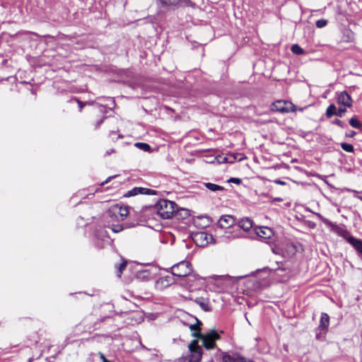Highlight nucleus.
Segmentation results:
<instances>
[{"mask_svg":"<svg viewBox=\"0 0 362 362\" xmlns=\"http://www.w3.org/2000/svg\"><path fill=\"white\" fill-rule=\"evenodd\" d=\"M192 336L202 339L203 346L206 349H214L216 346V341L220 339V335L215 330H211L206 334L193 332Z\"/></svg>","mask_w":362,"mask_h":362,"instance_id":"1","label":"nucleus"},{"mask_svg":"<svg viewBox=\"0 0 362 362\" xmlns=\"http://www.w3.org/2000/svg\"><path fill=\"white\" fill-rule=\"evenodd\" d=\"M175 204L171 201L163 199L156 204L158 216L164 219L170 218L175 211Z\"/></svg>","mask_w":362,"mask_h":362,"instance_id":"2","label":"nucleus"},{"mask_svg":"<svg viewBox=\"0 0 362 362\" xmlns=\"http://www.w3.org/2000/svg\"><path fill=\"white\" fill-rule=\"evenodd\" d=\"M271 110L281 113H288L296 112L297 107L290 101L276 100L272 104Z\"/></svg>","mask_w":362,"mask_h":362,"instance_id":"3","label":"nucleus"},{"mask_svg":"<svg viewBox=\"0 0 362 362\" xmlns=\"http://www.w3.org/2000/svg\"><path fill=\"white\" fill-rule=\"evenodd\" d=\"M192 271L191 264L187 261H182L171 267L172 274L179 277L186 276Z\"/></svg>","mask_w":362,"mask_h":362,"instance_id":"4","label":"nucleus"},{"mask_svg":"<svg viewBox=\"0 0 362 362\" xmlns=\"http://www.w3.org/2000/svg\"><path fill=\"white\" fill-rule=\"evenodd\" d=\"M190 351L188 362H200L202 356V351L200 346L198 344V340H192L188 346Z\"/></svg>","mask_w":362,"mask_h":362,"instance_id":"5","label":"nucleus"},{"mask_svg":"<svg viewBox=\"0 0 362 362\" xmlns=\"http://www.w3.org/2000/svg\"><path fill=\"white\" fill-rule=\"evenodd\" d=\"M108 214L115 216L117 221H123L129 214V208L115 204L109 209Z\"/></svg>","mask_w":362,"mask_h":362,"instance_id":"6","label":"nucleus"},{"mask_svg":"<svg viewBox=\"0 0 362 362\" xmlns=\"http://www.w3.org/2000/svg\"><path fill=\"white\" fill-rule=\"evenodd\" d=\"M139 194H155V192L153 190H151L150 189L144 188V187H134L132 189L128 191L125 197H132L135 196Z\"/></svg>","mask_w":362,"mask_h":362,"instance_id":"7","label":"nucleus"},{"mask_svg":"<svg viewBox=\"0 0 362 362\" xmlns=\"http://www.w3.org/2000/svg\"><path fill=\"white\" fill-rule=\"evenodd\" d=\"M256 234L264 239H269L274 235V232L269 227H259L256 229Z\"/></svg>","mask_w":362,"mask_h":362,"instance_id":"8","label":"nucleus"},{"mask_svg":"<svg viewBox=\"0 0 362 362\" xmlns=\"http://www.w3.org/2000/svg\"><path fill=\"white\" fill-rule=\"evenodd\" d=\"M338 103L343 105L346 107H351L352 105V100L350 95L345 91L341 92L339 94L337 98Z\"/></svg>","mask_w":362,"mask_h":362,"instance_id":"9","label":"nucleus"},{"mask_svg":"<svg viewBox=\"0 0 362 362\" xmlns=\"http://www.w3.org/2000/svg\"><path fill=\"white\" fill-rule=\"evenodd\" d=\"M235 220L231 216H223L218 220V225L222 228H230L234 224Z\"/></svg>","mask_w":362,"mask_h":362,"instance_id":"10","label":"nucleus"},{"mask_svg":"<svg viewBox=\"0 0 362 362\" xmlns=\"http://www.w3.org/2000/svg\"><path fill=\"white\" fill-rule=\"evenodd\" d=\"M329 325V316L327 313H322L319 329L322 331H326Z\"/></svg>","mask_w":362,"mask_h":362,"instance_id":"11","label":"nucleus"},{"mask_svg":"<svg viewBox=\"0 0 362 362\" xmlns=\"http://www.w3.org/2000/svg\"><path fill=\"white\" fill-rule=\"evenodd\" d=\"M252 221L248 218H243L239 221L238 226L245 231H248L252 228Z\"/></svg>","mask_w":362,"mask_h":362,"instance_id":"12","label":"nucleus"},{"mask_svg":"<svg viewBox=\"0 0 362 362\" xmlns=\"http://www.w3.org/2000/svg\"><path fill=\"white\" fill-rule=\"evenodd\" d=\"M195 303L198 304L204 310L209 311L211 310L209 300L203 298H197L194 300Z\"/></svg>","mask_w":362,"mask_h":362,"instance_id":"13","label":"nucleus"},{"mask_svg":"<svg viewBox=\"0 0 362 362\" xmlns=\"http://www.w3.org/2000/svg\"><path fill=\"white\" fill-rule=\"evenodd\" d=\"M206 187L212 191V192H216V191H218V190H223V187H221V186H219L218 185H216V184H214V183H211V182H206V183H204Z\"/></svg>","mask_w":362,"mask_h":362,"instance_id":"14","label":"nucleus"},{"mask_svg":"<svg viewBox=\"0 0 362 362\" xmlns=\"http://www.w3.org/2000/svg\"><path fill=\"white\" fill-rule=\"evenodd\" d=\"M337 107L334 105H330L326 111V115L327 117H331L333 115H337Z\"/></svg>","mask_w":362,"mask_h":362,"instance_id":"15","label":"nucleus"},{"mask_svg":"<svg viewBox=\"0 0 362 362\" xmlns=\"http://www.w3.org/2000/svg\"><path fill=\"white\" fill-rule=\"evenodd\" d=\"M127 262L126 260H122V262L116 267L117 268V275L118 277H121L122 272L127 267Z\"/></svg>","mask_w":362,"mask_h":362,"instance_id":"16","label":"nucleus"},{"mask_svg":"<svg viewBox=\"0 0 362 362\" xmlns=\"http://www.w3.org/2000/svg\"><path fill=\"white\" fill-rule=\"evenodd\" d=\"M230 158H233V159L228 161L230 163H232L234 160H239L240 161V160H242L243 159V157L242 156L241 154L237 153V154H230V155H229L228 158H224V160L226 162H228V160L230 159Z\"/></svg>","mask_w":362,"mask_h":362,"instance_id":"17","label":"nucleus"},{"mask_svg":"<svg viewBox=\"0 0 362 362\" xmlns=\"http://www.w3.org/2000/svg\"><path fill=\"white\" fill-rule=\"evenodd\" d=\"M291 52L296 54H303L305 51L298 45H293L291 48Z\"/></svg>","mask_w":362,"mask_h":362,"instance_id":"18","label":"nucleus"},{"mask_svg":"<svg viewBox=\"0 0 362 362\" xmlns=\"http://www.w3.org/2000/svg\"><path fill=\"white\" fill-rule=\"evenodd\" d=\"M207 234L205 233H198L194 235V240L197 244H199L198 241L202 240H206Z\"/></svg>","mask_w":362,"mask_h":362,"instance_id":"19","label":"nucleus"},{"mask_svg":"<svg viewBox=\"0 0 362 362\" xmlns=\"http://www.w3.org/2000/svg\"><path fill=\"white\" fill-rule=\"evenodd\" d=\"M135 146L138 147L139 148L144 151H149L151 149L150 146L146 143L138 142L135 144Z\"/></svg>","mask_w":362,"mask_h":362,"instance_id":"20","label":"nucleus"},{"mask_svg":"<svg viewBox=\"0 0 362 362\" xmlns=\"http://www.w3.org/2000/svg\"><path fill=\"white\" fill-rule=\"evenodd\" d=\"M349 124L351 127L356 128V129H360L361 127V122L355 117H352L349 120Z\"/></svg>","mask_w":362,"mask_h":362,"instance_id":"21","label":"nucleus"},{"mask_svg":"<svg viewBox=\"0 0 362 362\" xmlns=\"http://www.w3.org/2000/svg\"><path fill=\"white\" fill-rule=\"evenodd\" d=\"M341 147L344 151L346 152L351 153L354 151V146L351 144L347 143H341Z\"/></svg>","mask_w":362,"mask_h":362,"instance_id":"22","label":"nucleus"},{"mask_svg":"<svg viewBox=\"0 0 362 362\" xmlns=\"http://www.w3.org/2000/svg\"><path fill=\"white\" fill-rule=\"evenodd\" d=\"M222 360L223 362H238L237 358L226 354H223Z\"/></svg>","mask_w":362,"mask_h":362,"instance_id":"23","label":"nucleus"},{"mask_svg":"<svg viewBox=\"0 0 362 362\" xmlns=\"http://www.w3.org/2000/svg\"><path fill=\"white\" fill-rule=\"evenodd\" d=\"M162 4L166 5H177L183 0H160Z\"/></svg>","mask_w":362,"mask_h":362,"instance_id":"24","label":"nucleus"},{"mask_svg":"<svg viewBox=\"0 0 362 362\" xmlns=\"http://www.w3.org/2000/svg\"><path fill=\"white\" fill-rule=\"evenodd\" d=\"M201 322L197 321V324L191 325L189 326V329L192 331H194V332H200L201 328H200Z\"/></svg>","mask_w":362,"mask_h":362,"instance_id":"25","label":"nucleus"},{"mask_svg":"<svg viewBox=\"0 0 362 362\" xmlns=\"http://www.w3.org/2000/svg\"><path fill=\"white\" fill-rule=\"evenodd\" d=\"M327 24V21L325 19H320V20L317 21V22H316V26L320 28H322L326 26Z\"/></svg>","mask_w":362,"mask_h":362,"instance_id":"26","label":"nucleus"},{"mask_svg":"<svg viewBox=\"0 0 362 362\" xmlns=\"http://www.w3.org/2000/svg\"><path fill=\"white\" fill-rule=\"evenodd\" d=\"M228 181L230 182H233V183L238 184V185H239L241 182L240 179V178H236V177H232Z\"/></svg>","mask_w":362,"mask_h":362,"instance_id":"27","label":"nucleus"},{"mask_svg":"<svg viewBox=\"0 0 362 362\" xmlns=\"http://www.w3.org/2000/svg\"><path fill=\"white\" fill-rule=\"evenodd\" d=\"M112 230L115 233H118L122 230V227L121 226H115L112 228Z\"/></svg>","mask_w":362,"mask_h":362,"instance_id":"28","label":"nucleus"},{"mask_svg":"<svg viewBox=\"0 0 362 362\" xmlns=\"http://www.w3.org/2000/svg\"><path fill=\"white\" fill-rule=\"evenodd\" d=\"M172 279L171 276H167L164 278H162L160 280L162 282L164 281L167 282V285H169L170 284V279Z\"/></svg>","mask_w":362,"mask_h":362,"instance_id":"29","label":"nucleus"},{"mask_svg":"<svg viewBox=\"0 0 362 362\" xmlns=\"http://www.w3.org/2000/svg\"><path fill=\"white\" fill-rule=\"evenodd\" d=\"M345 112H346L345 108H339L337 112V115L341 117Z\"/></svg>","mask_w":362,"mask_h":362,"instance_id":"30","label":"nucleus"},{"mask_svg":"<svg viewBox=\"0 0 362 362\" xmlns=\"http://www.w3.org/2000/svg\"><path fill=\"white\" fill-rule=\"evenodd\" d=\"M76 101L79 105L80 111H81L83 107L86 105V104L78 100H76Z\"/></svg>","mask_w":362,"mask_h":362,"instance_id":"31","label":"nucleus"},{"mask_svg":"<svg viewBox=\"0 0 362 362\" xmlns=\"http://www.w3.org/2000/svg\"><path fill=\"white\" fill-rule=\"evenodd\" d=\"M99 355H100V357L102 359L103 362H107L108 361V360L105 358V356H104V354L103 353L100 352Z\"/></svg>","mask_w":362,"mask_h":362,"instance_id":"32","label":"nucleus"},{"mask_svg":"<svg viewBox=\"0 0 362 362\" xmlns=\"http://www.w3.org/2000/svg\"><path fill=\"white\" fill-rule=\"evenodd\" d=\"M334 124H337V125H339L340 127H343V122L341 120H339V119H336L334 121Z\"/></svg>","mask_w":362,"mask_h":362,"instance_id":"33","label":"nucleus"},{"mask_svg":"<svg viewBox=\"0 0 362 362\" xmlns=\"http://www.w3.org/2000/svg\"><path fill=\"white\" fill-rule=\"evenodd\" d=\"M356 134V132L354 131H351L349 134H347L349 137H353Z\"/></svg>","mask_w":362,"mask_h":362,"instance_id":"34","label":"nucleus"},{"mask_svg":"<svg viewBox=\"0 0 362 362\" xmlns=\"http://www.w3.org/2000/svg\"><path fill=\"white\" fill-rule=\"evenodd\" d=\"M275 182L277 183V184H279V185H284L285 184L284 182L281 181V180H276Z\"/></svg>","mask_w":362,"mask_h":362,"instance_id":"35","label":"nucleus"},{"mask_svg":"<svg viewBox=\"0 0 362 362\" xmlns=\"http://www.w3.org/2000/svg\"><path fill=\"white\" fill-rule=\"evenodd\" d=\"M272 252L274 253V254H279V252L277 251L276 249L275 248H272Z\"/></svg>","mask_w":362,"mask_h":362,"instance_id":"36","label":"nucleus"},{"mask_svg":"<svg viewBox=\"0 0 362 362\" xmlns=\"http://www.w3.org/2000/svg\"><path fill=\"white\" fill-rule=\"evenodd\" d=\"M305 107H300L298 109L299 111L303 112L304 110Z\"/></svg>","mask_w":362,"mask_h":362,"instance_id":"37","label":"nucleus"},{"mask_svg":"<svg viewBox=\"0 0 362 362\" xmlns=\"http://www.w3.org/2000/svg\"><path fill=\"white\" fill-rule=\"evenodd\" d=\"M275 200L279 202V201H281L282 199L281 198H276V199H275Z\"/></svg>","mask_w":362,"mask_h":362,"instance_id":"38","label":"nucleus"},{"mask_svg":"<svg viewBox=\"0 0 362 362\" xmlns=\"http://www.w3.org/2000/svg\"><path fill=\"white\" fill-rule=\"evenodd\" d=\"M102 122H103V120H100V122H98V126H99Z\"/></svg>","mask_w":362,"mask_h":362,"instance_id":"39","label":"nucleus"},{"mask_svg":"<svg viewBox=\"0 0 362 362\" xmlns=\"http://www.w3.org/2000/svg\"><path fill=\"white\" fill-rule=\"evenodd\" d=\"M110 179H111V177H110L107 180H106L105 182L107 183Z\"/></svg>","mask_w":362,"mask_h":362,"instance_id":"40","label":"nucleus"},{"mask_svg":"<svg viewBox=\"0 0 362 362\" xmlns=\"http://www.w3.org/2000/svg\"><path fill=\"white\" fill-rule=\"evenodd\" d=\"M110 151H107L106 154H110Z\"/></svg>","mask_w":362,"mask_h":362,"instance_id":"41","label":"nucleus"},{"mask_svg":"<svg viewBox=\"0 0 362 362\" xmlns=\"http://www.w3.org/2000/svg\"><path fill=\"white\" fill-rule=\"evenodd\" d=\"M182 358H180V361H182ZM183 360H185V358H183Z\"/></svg>","mask_w":362,"mask_h":362,"instance_id":"42","label":"nucleus"},{"mask_svg":"<svg viewBox=\"0 0 362 362\" xmlns=\"http://www.w3.org/2000/svg\"><path fill=\"white\" fill-rule=\"evenodd\" d=\"M107 362H111V361H108Z\"/></svg>","mask_w":362,"mask_h":362,"instance_id":"43","label":"nucleus"}]
</instances>
